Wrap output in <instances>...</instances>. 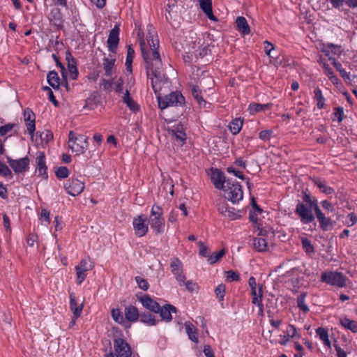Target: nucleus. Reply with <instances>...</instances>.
Wrapping results in <instances>:
<instances>
[{"instance_id":"603ef678","label":"nucleus","mask_w":357,"mask_h":357,"mask_svg":"<svg viewBox=\"0 0 357 357\" xmlns=\"http://www.w3.org/2000/svg\"><path fill=\"white\" fill-rule=\"evenodd\" d=\"M211 52V50L208 46H204L199 47L195 52L196 58H203L204 56L208 55Z\"/></svg>"},{"instance_id":"052dcab7","label":"nucleus","mask_w":357,"mask_h":357,"mask_svg":"<svg viewBox=\"0 0 357 357\" xmlns=\"http://www.w3.org/2000/svg\"><path fill=\"white\" fill-rule=\"evenodd\" d=\"M227 172L230 174H233L235 176L238 177V178H241L242 180L245 179L244 174L242 172L235 169L233 167H228L227 168Z\"/></svg>"},{"instance_id":"ddd939ff","label":"nucleus","mask_w":357,"mask_h":357,"mask_svg":"<svg viewBox=\"0 0 357 357\" xmlns=\"http://www.w3.org/2000/svg\"><path fill=\"white\" fill-rule=\"evenodd\" d=\"M64 188L69 195L75 197L83 192L84 183L77 178H73L66 181Z\"/></svg>"},{"instance_id":"09e8293b","label":"nucleus","mask_w":357,"mask_h":357,"mask_svg":"<svg viewBox=\"0 0 357 357\" xmlns=\"http://www.w3.org/2000/svg\"><path fill=\"white\" fill-rule=\"evenodd\" d=\"M287 335L289 338H300L301 335L298 333L296 327L291 324H289L286 329Z\"/></svg>"},{"instance_id":"f03ea898","label":"nucleus","mask_w":357,"mask_h":357,"mask_svg":"<svg viewBox=\"0 0 357 357\" xmlns=\"http://www.w3.org/2000/svg\"><path fill=\"white\" fill-rule=\"evenodd\" d=\"M167 77L168 82L165 84H161V89L160 91L154 93L158 96V106L160 109H163L168 107L172 106H181L185 103V98L181 94V93L178 91L171 92L169 95L165 96L164 98L160 97V91L163 87L169 86V79Z\"/></svg>"},{"instance_id":"b1692460","label":"nucleus","mask_w":357,"mask_h":357,"mask_svg":"<svg viewBox=\"0 0 357 357\" xmlns=\"http://www.w3.org/2000/svg\"><path fill=\"white\" fill-rule=\"evenodd\" d=\"M124 314L126 322H135L140 316L137 308L132 305H129L125 307Z\"/></svg>"},{"instance_id":"c9c22d12","label":"nucleus","mask_w":357,"mask_h":357,"mask_svg":"<svg viewBox=\"0 0 357 357\" xmlns=\"http://www.w3.org/2000/svg\"><path fill=\"white\" fill-rule=\"evenodd\" d=\"M314 99L317 102V107L318 109H321L325 106L326 99L322 94L321 90L317 87L314 90Z\"/></svg>"},{"instance_id":"aec40b11","label":"nucleus","mask_w":357,"mask_h":357,"mask_svg":"<svg viewBox=\"0 0 357 357\" xmlns=\"http://www.w3.org/2000/svg\"><path fill=\"white\" fill-rule=\"evenodd\" d=\"M142 305L147 310L154 313H158L160 305L149 295H144L139 298Z\"/></svg>"},{"instance_id":"6ab92c4d","label":"nucleus","mask_w":357,"mask_h":357,"mask_svg":"<svg viewBox=\"0 0 357 357\" xmlns=\"http://www.w3.org/2000/svg\"><path fill=\"white\" fill-rule=\"evenodd\" d=\"M36 164H37V171L40 176L43 178L47 179L48 177L47 175V167L45 164V155L44 152L39 151L36 154Z\"/></svg>"},{"instance_id":"5fc2aeb1","label":"nucleus","mask_w":357,"mask_h":357,"mask_svg":"<svg viewBox=\"0 0 357 357\" xmlns=\"http://www.w3.org/2000/svg\"><path fill=\"white\" fill-rule=\"evenodd\" d=\"M55 174L59 178H66L68 176L69 172L67 167H60L56 169Z\"/></svg>"},{"instance_id":"a19ab883","label":"nucleus","mask_w":357,"mask_h":357,"mask_svg":"<svg viewBox=\"0 0 357 357\" xmlns=\"http://www.w3.org/2000/svg\"><path fill=\"white\" fill-rule=\"evenodd\" d=\"M306 296H307V294L304 292V293H302L300 295H298L296 298L298 307L304 313H307L310 310L309 307L305 303Z\"/></svg>"},{"instance_id":"4c0bfd02","label":"nucleus","mask_w":357,"mask_h":357,"mask_svg":"<svg viewBox=\"0 0 357 357\" xmlns=\"http://www.w3.org/2000/svg\"><path fill=\"white\" fill-rule=\"evenodd\" d=\"M139 321L148 326H155L158 324V321L155 317L149 313H142L139 316Z\"/></svg>"},{"instance_id":"393cba45","label":"nucleus","mask_w":357,"mask_h":357,"mask_svg":"<svg viewBox=\"0 0 357 357\" xmlns=\"http://www.w3.org/2000/svg\"><path fill=\"white\" fill-rule=\"evenodd\" d=\"M200 3V7L206 14L207 17L214 22H217V17L213 15L212 11V3L211 0H199Z\"/></svg>"},{"instance_id":"4468645a","label":"nucleus","mask_w":357,"mask_h":357,"mask_svg":"<svg viewBox=\"0 0 357 357\" xmlns=\"http://www.w3.org/2000/svg\"><path fill=\"white\" fill-rule=\"evenodd\" d=\"M119 28L115 26L109 32L107 41V47L112 53H116L117 46L119 42Z\"/></svg>"},{"instance_id":"e2e57ef3","label":"nucleus","mask_w":357,"mask_h":357,"mask_svg":"<svg viewBox=\"0 0 357 357\" xmlns=\"http://www.w3.org/2000/svg\"><path fill=\"white\" fill-rule=\"evenodd\" d=\"M0 174L3 175L4 176H10L12 177V172L9 167L5 165L4 163L0 161Z\"/></svg>"},{"instance_id":"2f4dec72","label":"nucleus","mask_w":357,"mask_h":357,"mask_svg":"<svg viewBox=\"0 0 357 357\" xmlns=\"http://www.w3.org/2000/svg\"><path fill=\"white\" fill-rule=\"evenodd\" d=\"M47 79L48 84L54 89H59V77L58 75V73L54 71H50L48 73L47 76Z\"/></svg>"},{"instance_id":"423d86ee","label":"nucleus","mask_w":357,"mask_h":357,"mask_svg":"<svg viewBox=\"0 0 357 357\" xmlns=\"http://www.w3.org/2000/svg\"><path fill=\"white\" fill-rule=\"evenodd\" d=\"M321 280L332 286L340 288L345 287L347 285L349 279L340 272L328 271L322 273Z\"/></svg>"},{"instance_id":"2eb2a0df","label":"nucleus","mask_w":357,"mask_h":357,"mask_svg":"<svg viewBox=\"0 0 357 357\" xmlns=\"http://www.w3.org/2000/svg\"><path fill=\"white\" fill-rule=\"evenodd\" d=\"M24 123L29 134L33 137L36 130V116L31 109L26 108L24 111Z\"/></svg>"},{"instance_id":"8fccbe9b","label":"nucleus","mask_w":357,"mask_h":357,"mask_svg":"<svg viewBox=\"0 0 357 357\" xmlns=\"http://www.w3.org/2000/svg\"><path fill=\"white\" fill-rule=\"evenodd\" d=\"M224 217L227 218L231 220H235L241 218L238 211H236L234 208H229Z\"/></svg>"},{"instance_id":"bb28decb","label":"nucleus","mask_w":357,"mask_h":357,"mask_svg":"<svg viewBox=\"0 0 357 357\" xmlns=\"http://www.w3.org/2000/svg\"><path fill=\"white\" fill-rule=\"evenodd\" d=\"M237 30L243 35H248L250 32V26L244 17L239 16L236 20Z\"/></svg>"},{"instance_id":"f257e3e1","label":"nucleus","mask_w":357,"mask_h":357,"mask_svg":"<svg viewBox=\"0 0 357 357\" xmlns=\"http://www.w3.org/2000/svg\"><path fill=\"white\" fill-rule=\"evenodd\" d=\"M147 43L144 38V33L140 30L138 31L137 35L144 61L147 78L151 80L153 90L157 93L161 89V84L167 83L168 80L165 76L162 60L158 50L159 39L157 33L151 24L147 26Z\"/></svg>"},{"instance_id":"1a4fd4ad","label":"nucleus","mask_w":357,"mask_h":357,"mask_svg":"<svg viewBox=\"0 0 357 357\" xmlns=\"http://www.w3.org/2000/svg\"><path fill=\"white\" fill-rule=\"evenodd\" d=\"M312 207L303 202H298L295 208V213L299 217L303 224H309L314 220Z\"/></svg>"},{"instance_id":"473e14b6","label":"nucleus","mask_w":357,"mask_h":357,"mask_svg":"<svg viewBox=\"0 0 357 357\" xmlns=\"http://www.w3.org/2000/svg\"><path fill=\"white\" fill-rule=\"evenodd\" d=\"M316 333L323 342L324 344L330 349L331 347V343L328 337V330L322 327H319L316 330Z\"/></svg>"},{"instance_id":"5701e85b","label":"nucleus","mask_w":357,"mask_h":357,"mask_svg":"<svg viewBox=\"0 0 357 357\" xmlns=\"http://www.w3.org/2000/svg\"><path fill=\"white\" fill-rule=\"evenodd\" d=\"M50 21L57 28H62L63 26V20L62 13L60 9L54 8L51 10L49 15Z\"/></svg>"},{"instance_id":"bf43d9fd","label":"nucleus","mask_w":357,"mask_h":357,"mask_svg":"<svg viewBox=\"0 0 357 357\" xmlns=\"http://www.w3.org/2000/svg\"><path fill=\"white\" fill-rule=\"evenodd\" d=\"M275 46L268 40L264 41V52L267 56L271 58H273L274 56L271 55V52L274 50Z\"/></svg>"},{"instance_id":"f8f14e48","label":"nucleus","mask_w":357,"mask_h":357,"mask_svg":"<svg viewBox=\"0 0 357 357\" xmlns=\"http://www.w3.org/2000/svg\"><path fill=\"white\" fill-rule=\"evenodd\" d=\"M7 162L15 174L24 173L29 168V159L26 156L18 160L8 157Z\"/></svg>"},{"instance_id":"7ed1b4c3","label":"nucleus","mask_w":357,"mask_h":357,"mask_svg":"<svg viewBox=\"0 0 357 357\" xmlns=\"http://www.w3.org/2000/svg\"><path fill=\"white\" fill-rule=\"evenodd\" d=\"M222 190L225 198L233 204L238 203L243 198L242 186L235 180L228 178Z\"/></svg>"},{"instance_id":"a18cd8bd","label":"nucleus","mask_w":357,"mask_h":357,"mask_svg":"<svg viewBox=\"0 0 357 357\" xmlns=\"http://www.w3.org/2000/svg\"><path fill=\"white\" fill-rule=\"evenodd\" d=\"M301 242L303 249L307 255H312L314 253V248L312 245L311 241L310 239H308L307 238H303L301 239Z\"/></svg>"},{"instance_id":"f704fd0d","label":"nucleus","mask_w":357,"mask_h":357,"mask_svg":"<svg viewBox=\"0 0 357 357\" xmlns=\"http://www.w3.org/2000/svg\"><path fill=\"white\" fill-rule=\"evenodd\" d=\"M122 100L123 102L126 103L129 109L132 112H136L138 110V105L130 96V91L128 89L126 90V92L122 97Z\"/></svg>"},{"instance_id":"a878e982","label":"nucleus","mask_w":357,"mask_h":357,"mask_svg":"<svg viewBox=\"0 0 357 357\" xmlns=\"http://www.w3.org/2000/svg\"><path fill=\"white\" fill-rule=\"evenodd\" d=\"M115 61L116 59L111 55L103 59L102 66L105 70V75L107 77H111L113 75Z\"/></svg>"},{"instance_id":"680f3d73","label":"nucleus","mask_w":357,"mask_h":357,"mask_svg":"<svg viewBox=\"0 0 357 357\" xmlns=\"http://www.w3.org/2000/svg\"><path fill=\"white\" fill-rule=\"evenodd\" d=\"M321 205L323 208L328 213H333L335 211L334 206L328 200L321 201Z\"/></svg>"},{"instance_id":"ea45409f","label":"nucleus","mask_w":357,"mask_h":357,"mask_svg":"<svg viewBox=\"0 0 357 357\" xmlns=\"http://www.w3.org/2000/svg\"><path fill=\"white\" fill-rule=\"evenodd\" d=\"M111 316L114 321L119 324L125 325V317L119 308H113L111 310Z\"/></svg>"},{"instance_id":"a211bd4d","label":"nucleus","mask_w":357,"mask_h":357,"mask_svg":"<svg viewBox=\"0 0 357 357\" xmlns=\"http://www.w3.org/2000/svg\"><path fill=\"white\" fill-rule=\"evenodd\" d=\"M169 132L172 134L173 139L178 146H183L185 143L186 135L181 125H177L170 129Z\"/></svg>"},{"instance_id":"37998d69","label":"nucleus","mask_w":357,"mask_h":357,"mask_svg":"<svg viewBox=\"0 0 357 357\" xmlns=\"http://www.w3.org/2000/svg\"><path fill=\"white\" fill-rule=\"evenodd\" d=\"M243 121L240 119H235L231 122L229 130L233 135H237L241 131Z\"/></svg>"},{"instance_id":"f3484780","label":"nucleus","mask_w":357,"mask_h":357,"mask_svg":"<svg viewBox=\"0 0 357 357\" xmlns=\"http://www.w3.org/2000/svg\"><path fill=\"white\" fill-rule=\"evenodd\" d=\"M252 303L259 307V314H262L264 306L262 304L263 287L259 284L258 287L251 289Z\"/></svg>"},{"instance_id":"20e7f679","label":"nucleus","mask_w":357,"mask_h":357,"mask_svg":"<svg viewBox=\"0 0 357 357\" xmlns=\"http://www.w3.org/2000/svg\"><path fill=\"white\" fill-rule=\"evenodd\" d=\"M149 224L151 229L156 234H160L165 230V218L163 217L162 208L156 204H154L151 210L149 217Z\"/></svg>"},{"instance_id":"c03bdc74","label":"nucleus","mask_w":357,"mask_h":357,"mask_svg":"<svg viewBox=\"0 0 357 357\" xmlns=\"http://www.w3.org/2000/svg\"><path fill=\"white\" fill-rule=\"evenodd\" d=\"M135 56V50L130 46H128L127 50L126 66L128 71H132V63Z\"/></svg>"},{"instance_id":"338daca9","label":"nucleus","mask_w":357,"mask_h":357,"mask_svg":"<svg viewBox=\"0 0 357 357\" xmlns=\"http://www.w3.org/2000/svg\"><path fill=\"white\" fill-rule=\"evenodd\" d=\"M199 250V254L204 257H208V248L202 241L198 242Z\"/></svg>"},{"instance_id":"dca6fc26","label":"nucleus","mask_w":357,"mask_h":357,"mask_svg":"<svg viewBox=\"0 0 357 357\" xmlns=\"http://www.w3.org/2000/svg\"><path fill=\"white\" fill-rule=\"evenodd\" d=\"M211 171L212 174L211 179L213 184L215 188L222 190L225 186L226 181L227 180L225 178V174L218 169H212Z\"/></svg>"},{"instance_id":"c85d7f7f","label":"nucleus","mask_w":357,"mask_h":357,"mask_svg":"<svg viewBox=\"0 0 357 357\" xmlns=\"http://www.w3.org/2000/svg\"><path fill=\"white\" fill-rule=\"evenodd\" d=\"M339 320L341 326H343L345 329L349 330L354 333H357L356 321L351 320L346 316L340 317Z\"/></svg>"},{"instance_id":"79ce46f5","label":"nucleus","mask_w":357,"mask_h":357,"mask_svg":"<svg viewBox=\"0 0 357 357\" xmlns=\"http://www.w3.org/2000/svg\"><path fill=\"white\" fill-rule=\"evenodd\" d=\"M170 267L173 274H177L183 271V264L181 261L177 258L174 257L170 261Z\"/></svg>"},{"instance_id":"c756f323","label":"nucleus","mask_w":357,"mask_h":357,"mask_svg":"<svg viewBox=\"0 0 357 357\" xmlns=\"http://www.w3.org/2000/svg\"><path fill=\"white\" fill-rule=\"evenodd\" d=\"M184 326L189 339L194 342H198V334L195 326L190 321H186Z\"/></svg>"},{"instance_id":"6e6552de","label":"nucleus","mask_w":357,"mask_h":357,"mask_svg":"<svg viewBox=\"0 0 357 357\" xmlns=\"http://www.w3.org/2000/svg\"><path fill=\"white\" fill-rule=\"evenodd\" d=\"M314 211L319 222V227L322 231H328L334 228L336 224L335 221L331 218L327 217L321 210L318 204H315L314 206Z\"/></svg>"},{"instance_id":"cd10ccee","label":"nucleus","mask_w":357,"mask_h":357,"mask_svg":"<svg viewBox=\"0 0 357 357\" xmlns=\"http://www.w3.org/2000/svg\"><path fill=\"white\" fill-rule=\"evenodd\" d=\"M312 181L320 191L325 195H331L335 192L334 189L328 186L324 180L321 178H314Z\"/></svg>"},{"instance_id":"3c124183","label":"nucleus","mask_w":357,"mask_h":357,"mask_svg":"<svg viewBox=\"0 0 357 357\" xmlns=\"http://www.w3.org/2000/svg\"><path fill=\"white\" fill-rule=\"evenodd\" d=\"M68 68L70 73V78L73 79H76L78 75V70L76 66V62L71 63L69 61V63H68Z\"/></svg>"},{"instance_id":"4d7b16f0","label":"nucleus","mask_w":357,"mask_h":357,"mask_svg":"<svg viewBox=\"0 0 357 357\" xmlns=\"http://www.w3.org/2000/svg\"><path fill=\"white\" fill-rule=\"evenodd\" d=\"M135 281L137 283V284L140 289H142L144 291H146L149 289V284L145 279H144L139 276H137V277H135Z\"/></svg>"},{"instance_id":"9d476101","label":"nucleus","mask_w":357,"mask_h":357,"mask_svg":"<svg viewBox=\"0 0 357 357\" xmlns=\"http://www.w3.org/2000/svg\"><path fill=\"white\" fill-rule=\"evenodd\" d=\"M114 349L116 357H130L132 351L128 343L123 338L114 340Z\"/></svg>"},{"instance_id":"0e129e2a","label":"nucleus","mask_w":357,"mask_h":357,"mask_svg":"<svg viewBox=\"0 0 357 357\" xmlns=\"http://www.w3.org/2000/svg\"><path fill=\"white\" fill-rule=\"evenodd\" d=\"M357 222V216L354 213H350L347 216L346 224L348 227H351Z\"/></svg>"},{"instance_id":"72a5a7b5","label":"nucleus","mask_w":357,"mask_h":357,"mask_svg":"<svg viewBox=\"0 0 357 357\" xmlns=\"http://www.w3.org/2000/svg\"><path fill=\"white\" fill-rule=\"evenodd\" d=\"M272 103L261 104V103H251L249 105L250 113L253 114L261 111H266L272 107Z\"/></svg>"},{"instance_id":"49530a36","label":"nucleus","mask_w":357,"mask_h":357,"mask_svg":"<svg viewBox=\"0 0 357 357\" xmlns=\"http://www.w3.org/2000/svg\"><path fill=\"white\" fill-rule=\"evenodd\" d=\"M225 254V249H222L217 253H213L208 256V262L210 264H213L218 261Z\"/></svg>"},{"instance_id":"13d9d810","label":"nucleus","mask_w":357,"mask_h":357,"mask_svg":"<svg viewBox=\"0 0 357 357\" xmlns=\"http://www.w3.org/2000/svg\"><path fill=\"white\" fill-rule=\"evenodd\" d=\"M273 135V130H264L259 133V137L263 141L269 140Z\"/></svg>"},{"instance_id":"69168bd1","label":"nucleus","mask_w":357,"mask_h":357,"mask_svg":"<svg viewBox=\"0 0 357 357\" xmlns=\"http://www.w3.org/2000/svg\"><path fill=\"white\" fill-rule=\"evenodd\" d=\"M339 123L342 122L344 117V109L342 107H335L333 113Z\"/></svg>"},{"instance_id":"0eeeda50","label":"nucleus","mask_w":357,"mask_h":357,"mask_svg":"<svg viewBox=\"0 0 357 357\" xmlns=\"http://www.w3.org/2000/svg\"><path fill=\"white\" fill-rule=\"evenodd\" d=\"M94 267V264L89 257L84 258L81 260L79 264L75 266L77 282L81 284L87 276V271L92 270Z\"/></svg>"},{"instance_id":"4be33fe9","label":"nucleus","mask_w":357,"mask_h":357,"mask_svg":"<svg viewBox=\"0 0 357 357\" xmlns=\"http://www.w3.org/2000/svg\"><path fill=\"white\" fill-rule=\"evenodd\" d=\"M69 299L70 308L73 312V314H75V317H79L82 313V310L84 307L83 302L79 303L76 299L75 294L73 292L70 294Z\"/></svg>"},{"instance_id":"412c9836","label":"nucleus","mask_w":357,"mask_h":357,"mask_svg":"<svg viewBox=\"0 0 357 357\" xmlns=\"http://www.w3.org/2000/svg\"><path fill=\"white\" fill-rule=\"evenodd\" d=\"M176 312V308L171 305V304H165L162 307H160L158 313H160V316L162 320L169 322L172 319V313H175Z\"/></svg>"},{"instance_id":"864d4df0","label":"nucleus","mask_w":357,"mask_h":357,"mask_svg":"<svg viewBox=\"0 0 357 357\" xmlns=\"http://www.w3.org/2000/svg\"><path fill=\"white\" fill-rule=\"evenodd\" d=\"M215 293L218 298L219 301H222L224 300L225 293V287L224 284H219L215 289Z\"/></svg>"},{"instance_id":"9b49d317","label":"nucleus","mask_w":357,"mask_h":357,"mask_svg":"<svg viewBox=\"0 0 357 357\" xmlns=\"http://www.w3.org/2000/svg\"><path fill=\"white\" fill-rule=\"evenodd\" d=\"M147 218L145 215H139L135 217L132 220V226L135 234L139 237L145 236L149 231L148 224L146 223Z\"/></svg>"},{"instance_id":"6e6d98bb","label":"nucleus","mask_w":357,"mask_h":357,"mask_svg":"<svg viewBox=\"0 0 357 357\" xmlns=\"http://www.w3.org/2000/svg\"><path fill=\"white\" fill-rule=\"evenodd\" d=\"M225 274L227 280L229 282L238 281L240 280L239 274L234 271H227Z\"/></svg>"},{"instance_id":"774afa93","label":"nucleus","mask_w":357,"mask_h":357,"mask_svg":"<svg viewBox=\"0 0 357 357\" xmlns=\"http://www.w3.org/2000/svg\"><path fill=\"white\" fill-rule=\"evenodd\" d=\"M14 127V124L8 123L4 126H0V135L3 136L8 133Z\"/></svg>"},{"instance_id":"de8ad7c7","label":"nucleus","mask_w":357,"mask_h":357,"mask_svg":"<svg viewBox=\"0 0 357 357\" xmlns=\"http://www.w3.org/2000/svg\"><path fill=\"white\" fill-rule=\"evenodd\" d=\"M339 52V47L332 43L327 44L323 49V52L326 56H329L330 54H337Z\"/></svg>"},{"instance_id":"39448f33","label":"nucleus","mask_w":357,"mask_h":357,"mask_svg":"<svg viewBox=\"0 0 357 357\" xmlns=\"http://www.w3.org/2000/svg\"><path fill=\"white\" fill-rule=\"evenodd\" d=\"M68 148L76 155H80L88 149V137L83 135H76L73 131H70L68 141Z\"/></svg>"},{"instance_id":"7c9ffc66","label":"nucleus","mask_w":357,"mask_h":357,"mask_svg":"<svg viewBox=\"0 0 357 357\" xmlns=\"http://www.w3.org/2000/svg\"><path fill=\"white\" fill-rule=\"evenodd\" d=\"M329 60L331 61L335 68L340 73V75L345 81H351L350 74L342 68V64L340 62L337 61V60L333 57H329Z\"/></svg>"},{"instance_id":"e433bc0d","label":"nucleus","mask_w":357,"mask_h":357,"mask_svg":"<svg viewBox=\"0 0 357 357\" xmlns=\"http://www.w3.org/2000/svg\"><path fill=\"white\" fill-rule=\"evenodd\" d=\"M191 93L197 103L201 107H205L206 102L202 97V91L199 87L197 85L193 86L191 89Z\"/></svg>"},{"instance_id":"58836bf2","label":"nucleus","mask_w":357,"mask_h":357,"mask_svg":"<svg viewBox=\"0 0 357 357\" xmlns=\"http://www.w3.org/2000/svg\"><path fill=\"white\" fill-rule=\"evenodd\" d=\"M255 248L259 252H265L267 250V242L262 237H256L252 243Z\"/></svg>"}]
</instances>
